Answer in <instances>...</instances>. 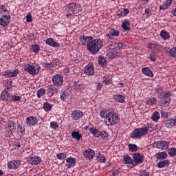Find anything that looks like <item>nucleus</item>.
Masks as SVG:
<instances>
[{
    "mask_svg": "<svg viewBox=\"0 0 176 176\" xmlns=\"http://www.w3.org/2000/svg\"><path fill=\"white\" fill-rule=\"evenodd\" d=\"M169 54L170 56H171V57H175V58H176V47H175L170 50Z\"/></svg>",
    "mask_w": 176,
    "mask_h": 176,
    "instance_id": "5fc2aeb1",
    "label": "nucleus"
},
{
    "mask_svg": "<svg viewBox=\"0 0 176 176\" xmlns=\"http://www.w3.org/2000/svg\"><path fill=\"white\" fill-rule=\"evenodd\" d=\"M25 122L29 127H32V126H35L38 123V120L34 116H29L26 118Z\"/></svg>",
    "mask_w": 176,
    "mask_h": 176,
    "instance_id": "a211bd4d",
    "label": "nucleus"
},
{
    "mask_svg": "<svg viewBox=\"0 0 176 176\" xmlns=\"http://www.w3.org/2000/svg\"><path fill=\"white\" fill-rule=\"evenodd\" d=\"M160 36L163 39V41H167L170 39V33H168L166 30H162L160 32Z\"/></svg>",
    "mask_w": 176,
    "mask_h": 176,
    "instance_id": "2f4dec72",
    "label": "nucleus"
},
{
    "mask_svg": "<svg viewBox=\"0 0 176 176\" xmlns=\"http://www.w3.org/2000/svg\"><path fill=\"white\" fill-rule=\"evenodd\" d=\"M165 126L168 129H173V127L176 126V118L167 120L165 122Z\"/></svg>",
    "mask_w": 176,
    "mask_h": 176,
    "instance_id": "5701e85b",
    "label": "nucleus"
},
{
    "mask_svg": "<svg viewBox=\"0 0 176 176\" xmlns=\"http://www.w3.org/2000/svg\"><path fill=\"white\" fill-rule=\"evenodd\" d=\"M55 85H50L47 87V91L48 94H50L51 96H54L56 93L58 91V89L54 87Z\"/></svg>",
    "mask_w": 176,
    "mask_h": 176,
    "instance_id": "4be33fe9",
    "label": "nucleus"
},
{
    "mask_svg": "<svg viewBox=\"0 0 176 176\" xmlns=\"http://www.w3.org/2000/svg\"><path fill=\"white\" fill-rule=\"evenodd\" d=\"M140 176H149V173L145 170H142L140 171Z\"/></svg>",
    "mask_w": 176,
    "mask_h": 176,
    "instance_id": "0e129e2a",
    "label": "nucleus"
},
{
    "mask_svg": "<svg viewBox=\"0 0 176 176\" xmlns=\"http://www.w3.org/2000/svg\"><path fill=\"white\" fill-rule=\"evenodd\" d=\"M128 146L130 152H137L138 151V146L135 144H129Z\"/></svg>",
    "mask_w": 176,
    "mask_h": 176,
    "instance_id": "49530a36",
    "label": "nucleus"
},
{
    "mask_svg": "<svg viewBox=\"0 0 176 176\" xmlns=\"http://www.w3.org/2000/svg\"><path fill=\"white\" fill-rule=\"evenodd\" d=\"M142 72L143 75H145V76H149L150 78H153V76H155L153 72H152L149 67H144L142 69Z\"/></svg>",
    "mask_w": 176,
    "mask_h": 176,
    "instance_id": "cd10ccee",
    "label": "nucleus"
},
{
    "mask_svg": "<svg viewBox=\"0 0 176 176\" xmlns=\"http://www.w3.org/2000/svg\"><path fill=\"white\" fill-rule=\"evenodd\" d=\"M33 53H38L39 52V45L38 44L32 45Z\"/></svg>",
    "mask_w": 176,
    "mask_h": 176,
    "instance_id": "bf43d9fd",
    "label": "nucleus"
},
{
    "mask_svg": "<svg viewBox=\"0 0 176 176\" xmlns=\"http://www.w3.org/2000/svg\"><path fill=\"white\" fill-rule=\"evenodd\" d=\"M11 98H12V101H14V102H16L17 101H21V96H16V95H14V96H11Z\"/></svg>",
    "mask_w": 176,
    "mask_h": 176,
    "instance_id": "4d7b16f0",
    "label": "nucleus"
},
{
    "mask_svg": "<svg viewBox=\"0 0 176 176\" xmlns=\"http://www.w3.org/2000/svg\"><path fill=\"white\" fill-rule=\"evenodd\" d=\"M147 49L151 50H155L156 52H162L163 50V45L159 43H148L146 46Z\"/></svg>",
    "mask_w": 176,
    "mask_h": 176,
    "instance_id": "9b49d317",
    "label": "nucleus"
},
{
    "mask_svg": "<svg viewBox=\"0 0 176 176\" xmlns=\"http://www.w3.org/2000/svg\"><path fill=\"white\" fill-rule=\"evenodd\" d=\"M59 61L60 60L58 59L55 58L54 59L53 62H50L52 68H54V67H57V65H58Z\"/></svg>",
    "mask_w": 176,
    "mask_h": 176,
    "instance_id": "680f3d73",
    "label": "nucleus"
},
{
    "mask_svg": "<svg viewBox=\"0 0 176 176\" xmlns=\"http://www.w3.org/2000/svg\"><path fill=\"white\" fill-rule=\"evenodd\" d=\"M112 82V80H111V78L109 76L107 77H103V83H104L107 86L109 85Z\"/></svg>",
    "mask_w": 176,
    "mask_h": 176,
    "instance_id": "6e6d98bb",
    "label": "nucleus"
},
{
    "mask_svg": "<svg viewBox=\"0 0 176 176\" xmlns=\"http://www.w3.org/2000/svg\"><path fill=\"white\" fill-rule=\"evenodd\" d=\"M122 162L124 164H131L133 167L135 166V165L134 164V162L133 161V159L129 155L124 156Z\"/></svg>",
    "mask_w": 176,
    "mask_h": 176,
    "instance_id": "393cba45",
    "label": "nucleus"
},
{
    "mask_svg": "<svg viewBox=\"0 0 176 176\" xmlns=\"http://www.w3.org/2000/svg\"><path fill=\"white\" fill-rule=\"evenodd\" d=\"M122 28L124 31H130V22L129 21H124L122 23Z\"/></svg>",
    "mask_w": 176,
    "mask_h": 176,
    "instance_id": "ea45409f",
    "label": "nucleus"
},
{
    "mask_svg": "<svg viewBox=\"0 0 176 176\" xmlns=\"http://www.w3.org/2000/svg\"><path fill=\"white\" fill-rule=\"evenodd\" d=\"M42 162V158L41 157L36 155L34 157H30L29 159V163L32 166H38V164H41Z\"/></svg>",
    "mask_w": 176,
    "mask_h": 176,
    "instance_id": "f3484780",
    "label": "nucleus"
},
{
    "mask_svg": "<svg viewBox=\"0 0 176 176\" xmlns=\"http://www.w3.org/2000/svg\"><path fill=\"white\" fill-rule=\"evenodd\" d=\"M8 127L10 129V133H13L16 130V122L13 121H10L8 122Z\"/></svg>",
    "mask_w": 176,
    "mask_h": 176,
    "instance_id": "c03bdc74",
    "label": "nucleus"
},
{
    "mask_svg": "<svg viewBox=\"0 0 176 176\" xmlns=\"http://www.w3.org/2000/svg\"><path fill=\"white\" fill-rule=\"evenodd\" d=\"M109 58L111 60L115 58L118 56V51L116 50H111L107 54Z\"/></svg>",
    "mask_w": 176,
    "mask_h": 176,
    "instance_id": "473e14b6",
    "label": "nucleus"
},
{
    "mask_svg": "<svg viewBox=\"0 0 176 176\" xmlns=\"http://www.w3.org/2000/svg\"><path fill=\"white\" fill-rule=\"evenodd\" d=\"M144 14L149 17V16H151V14H152V11H151V10H149V8H146L145 11H144Z\"/></svg>",
    "mask_w": 176,
    "mask_h": 176,
    "instance_id": "338daca9",
    "label": "nucleus"
},
{
    "mask_svg": "<svg viewBox=\"0 0 176 176\" xmlns=\"http://www.w3.org/2000/svg\"><path fill=\"white\" fill-rule=\"evenodd\" d=\"M168 166H170V160H161L157 162L158 168H164V167H167Z\"/></svg>",
    "mask_w": 176,
    "mask_h": 176,
    "instance_id": "c85d7f7f",
    "label": "nucleus"
},
{
    "mask_svg": "<svg viewBox=\"0 0 176 176\" xmlns=\"http://www.w3.org/2000/svg\"><path fill=\"white\" fill-rule=\"evenodd\" d=\"M100 137L102 138V140H108L109 138V133L107 132L106 131H102L100 133Z\"/></svg>",
    "mask_w": 176,
    "mask_h": 176,
    "instance_id": "de8ad7c7",
    "label": "nucleus"
},
{
    "mask_svg": "<svg viewBox=\"0 0 176 176\" xmlns=\"http://www.w3.org/2000/svg\"><path fill=\"white\" fill-rule=\"evenodd\" d=\"M67 97H69L68 93L64 91L60 94L61 101H67Z\"/></svg>",
    "mask_w": 176,
    "mask_h": 176,
    "instance_id": "864d4df0",
    "label": "nucleus"
},
{
    "mask_svg": "<svg viewBox=\"0 0 176 176\" xmlns=\"http://www.w3.org/2000/svg\"><path fill=\"white\" fill-rule=\"evenodd\" d=\"M21 163L20 160H12L8 162V168L10 170H17L20 167Z\"/></svg>",
    "mask_w": 176,
    "mask_h": 176,
    "instance_id": "f8f14e48",
    "label": "nucleus"
},
{
    "mask_svg": "<svg viewBox=\"0 0 176 176\" xmlns=\"http://www.w3.org/2000/svg\"><path fill=\"white\" fill-rule=\"evenodd\" d=\"M156 102H157V99H156L155 97L149 98L146 101V105H150V107L155 105Z\"/></svg>",
    "mask_w": 176,
    "mask_h": 176,
    "instance_id": "a19ab883",
    "label": "nucleus"
},
{
    "mask_svg": "<svg viewBox=\"0 0 176 176\" xmlns=\"http://www.w3.org/2000/svg\"><path fill=\"white\" fill-rule=\"evenodd\" d=\"M168 153L171 156V157H175L176 156V148H170L168 149Z\"/></svg>",
    "mask_w": 176,
    "mask_h": 176,
    "instance_id": "09e8293b",
    "label": "nucleus"
},
{
    "mask_svg": "<svg viewBox=\"0 0 176 176\" xmlns=\"http://www.w3.org/2000/svg\"><path fill=\"white\" fill-rule=\"evenodd\" d=\"M76 164V158L75 157H67L66 159V167L71 168V167H75Z\"/></svg>",
    "mask_w": 176,
    "mask_h": 176,
    "instance_id": "6ab92c4d",
    "label": "nucleus"
},
{
    "mask_svg": "<svg viewBox=\"0 0 176 176\" xmlns=\"http://www.w3.org/2000/svg\"><path fill=\"white\" fill-rule=\"evenodd\" d=\"M127 46L126 43L123 42H116L115 43L116 49H118V50H120V49H124Z\"/></svg>",
    "mask_w": 176,
    "mask_h": 176,
    "instance_id": "79ce46f5",
    "label": "nucleus"
},
{
    "mask_svg": "<svg viewBox=\"0 0 176 176\" xmlns=\"http://www.w3.org/2000/svg\"><path fill=\"white\" fill-rule=\"evenodd\" d=\"M26 22L27 23H32V15L31 13H28L26 16Z\"/></svg>",
    "mask_w": 176,
    "mask_h": 176,
    "instance_id": "e2e57ef3",
    "label": "nucleus"
},
{
    "mask_svg": "<svg viewBox=\"0 0 176 176\" xmlns=\"http://www.w3.org/2000/svg\"><path fill=\"white\" fill-rule=\"evenodd\" d=\"M23 69L30 75H32L33 76H35V75H36V67H35L34 65L28 63L24 66Z\"/></svg>",
    "mask_w": 176,
    "mask_h": 176,
    "instance_id": "1a4fd4ad",
    "label": "nucleus"
},
{
    "mask_svg": "<svg viewBox=\"0 0 176 176\" xmlns=\"http://www.w3.org/2000/svg\"><path fill=\"white\" fill-rule=\"evenodd\" d=\"M156 158L160 159L161 160H164V159L167 158V153L162 151L161 153H157L156 154Z\"/></svg>",
    "mask_w": 176,
    "mask_h": 176,
    "instance_id": "e433bc0d",
    "label": "nucleus"
},
{
    "mask_svg": "<svg viewBox=\"0 0 176 176\" xmlns=\"http://www.w3.org/2000/svg\"><path fill=\"white\" fill-rule=\"evenodd\" d=\"M18 131H19L21 135H24L25 134V127H24V125L21 124H18Z\"/></svg>",
    "mask_w": 176,
    "mask_h": 176,
    "instance_id": "37998d69",
    "label": "nucleus"
},
{
    "mask_svg": "<svg viewBox=\"0 0 176 176\" xmlns=\"http://www.w3.org/2000/svg\"><path fill=\"white\" fill-rule=\"evenodd\" d=\"M120 34L119 31L114 28H110L109 29L108 32L105 34V38L108 41H113L114 38L119 36Z\"/></svg>",
    "mask_w": 176,
    "mask_h": 176,
    "instance_id": "39448f33",
    "label": "nucleus"
},
{
    "mask_svg": "<svg viewBox=\"0 0 176 176\" xmlns=\"http://www.w3.org/2000/svg\"><path fill=\"white\" fill-rule=\"evenodd\" d=\"M46 45H49V46H52V47H60V44L52 38H49L45 41Z\"/></svg>",
    "mask_w": 176,
    "mask_h": 176,
    "instance_id": "a878e982",
    "label": "nucleus"
},
{
    "mask_svg": "<svg viewBox=\"0 0 176 176\" xmlns=\"http://www.w3.org/2000/svg\"><path fill=\"white\" fill-rule=\"evenodd\" d=\"M98 64L100 65V67H105L107 65V60H105L104 56H99Z\"/></svg>",
    "mask_w": 176,
    "mask_h": 176,
    "instance_id": "4c0bfd02",
    "label": "nucleus"
},
{
    "mask_svg": "<svg viewBox=\"0 0 176 176\" xmlns=\"http://www.w3.org/2000/svg\"><path fill=\"white\" fill-rule=\"evenodd\" d=\"M119 122V114L115 111L109 112L106 118L104 119V123L106 126H113Z\"/></svg>",
    "mask_w": 176,
    "mask_h": 176,
    "instance_id": "20e7f679",
    "label": "nucleus"
},
{
    "mask_svg": "<svg viewBox=\"0 0 176 176\" xmlns=\"http://www.w3.org/2000/svg\"><path fill=\"white\" fill-rule=\"evenodd\" d=\"M10 20V19H5L3 18V16H2L1 18H0V25H2V27H8V25H9V24H10V21H9Z\"/></svg>",
    "mask_w": 176,
    "mask_h": 176,
    "instance_id": "72a5a7b5",
    "label": "nucleus"
},
{
    "mask_svg": "<svg viewBox=\"0 0 176 176\" xmlns=\"http://www.w3.org/2000/svg\"><path fill=\"white\" fill-rule=\"evenodd\" d=\"M104 45L101 39H93L87 44V48L91 54H96L100 52V49Z\"/></svg>",
    "mask_w": 176,
    "mask_h": 176,
    "instance_id": "f257e3e1",
    "label": "nucleus"
},
{
    "mask_svg": "<svg viewBox=\"0 0 176 176\" xmlns=\"http://www.w3.org/2000/svg\"><path fill=\"white\" fill-rule=\"evenodd\" d=\"M89 133H91V135H94V137H96V138H98L100 137V133L101 131L100 130L97 129L96 128H89Z\"/></svg>",
    "mask_w": 176,
    "mask_h": 176,
    "instance_id": "7c9ffc66",
    "label": "nucleus"
},
{
    "mask_svg": "<svg viewBox=\"0 0 176 176\" xmlns=\"http://www.w3.org/2000/svg\"><path fill=\"white\" fill-rule=\"evenodd\" d=\"M84 72L85 75H88L89 76L94 75V67H93V63H89L87 65Z\"/></svg>",
    "mask_w": 176,
    "mask_h": 176,
    "instance_id": "dca6fc26",
    "label": "nucleus"
},
{
    "mask_svg": "<svg viewBox=\"0 0 176 176\" xmlns=\"http://www.w3.org/2000/svg\"><path fill=\"white\" fill-rule=\"evenodd\" d=\"M113 100L116 101L117 102H120V104H124V102H126V97L120 95V94H116L113 96Z\"/></svg>",
    "mask_w": 176,
    "mask_h": 176,
    "instance_id": "b1692460",
    "label": "nucleus"
},
{
    "mask_svg": "<svg viewBox=\"0 0 176 176\" xmlns=\"http://www.w3.org/2000/svg\"><path fill=\"white\" fill-rule=\"evenodd\" d=\"M107 110H101L100 111V116L102 119H107Z\"/></svg>",
    "mask_w": 176,
    "mask_h": 176,
    "instance_id": "13d9d810",
    "label": "nucleus"
},
{
    "mask_svg": "<svg viewBox=\"0 0 176 176\" xmlns=\"http://www.w3.org/2000/svg\"><path fill=\"white\" fill-rule=\"evenodd\" d=\"M72 137L77 140V141H80V138H82V135L79 133V131H73V132L72 133Z\"/></svg>",
    "mask_w": 176,
    "mask_h": 176,
    "instance_id": "c9c22d12",
    "label": "nucleus"
},
{
    "mask_svg": "<svg viewBox=\"0 0 176 176\" xmlns=\"http://www.w3.org/2000/svg\"><path fill=\"white\" fill-rule=\"evenodd\" d=\"M50 127L51 129H54V130H56V129H58V124L57 122L52 121L50 122Z\"/></svg>",
    "mask_w": 176,
    "mask_h": 176,
    "instance_id": "052dcab7",
    "label": "nucleus"
},
{
    "mask_svg": "<svg viewBox=\"0 0 176 176\" xmlns=\"http://www.w3.org/2000/svg\"><path fill=\"white\" fill-rule=\"evenodd\" d=\"M52 83L54 86L59 87V86H63L64 83V77L61 74H56L52 77Z\"/></svg>",
    "mask_w": 176,
    "mask_h": 176,
    "instance_id": "423d86ee",
    "label": "nucleus"
},
{
    "mask_svg": "<svg viewBox=\"0 0 176 176\" xmlns=\"http://www.w3.org/2000/svg\"><path fill=\"white\" fill-rule=\"evenodd\" d=\"M0 14L3 16V19H11L10 14L6 6L0 5Z\"/></svg>",
    "mask_w": 176,
    "mask_h": 176,
    "instance_id": "4468645a",
    "label": "nucleus"
},
{
    "mask_svg": "<svg viewBox=\"0 0 176 176\" xmlns=\"http://www.w3.org/2000/svg\"><path fill=\"white\" fill-rule=\"evenodd\" d=\"M173 3V0H166L163 5L160 6V10H166V9H168L171 4Z\"/></svg>",
    "mask_w": 176,
    "mask_h": 176,
    "instance_id": "c756f323",
    "label": "nucleus"
},
{
    "mask_svg": "<svg viewBox=\"0 0 176 176\" xmlns=\"http://www.w3.org/2000/svg\"><path fill=\"white\" fill-rule=\"evenodd\" d=\"M56 157L58 159V160H64L65 157H67V153H60L56 154Z\"/></svg>",
    "mask_w": 176,
    "mask_h": 176,
    "instance_id": "603ef678",
    "label": "nucleus"
},
{
    "mask_svg": "<svg viewBox=\"0 0 176 176\" xmlns=\"http://www.w3.org/2000/svg\"><path fill=\"white\" fill-rule=\"evenodd\" d=\"M98 159V162L100 163H105L107 162V158H105V156L101 153H99V155L97 156Z\"/></svg>",
    "mask_w": 176,
    "mask_h": 176,
    "instance_id": "3c124183",
    "label": "nucleus"
},
{
    "mask_svg": "<svg viewBox=\"0 0 176 176\" xmlns=\"http://www.w3.org/2000/svg\"><path fill=\"white\" fill-rule=\"evenodd\" d=\"M9 98V93L8 91H3L0 96V100L1 101H8V98Z\"/></svg>",
    "mask_w": 176,
    "mask_h": 176,
    "instance_id": "f704fd0d",
    "label": "nucleus"
},
{
    "mask_svg": "<svg viewBox=\"0 0 176 176\" xmlns=\"http://www.w3.org/2000/svg\"><path fill=\"white\" fill-rule=\"evenodd\" d=\"M111 172L113 176H116L120 173L119 171V169H113V170H111Z\"/></svg>",
    "mask_w": 176,
    "mask_h": 176,
    "instance_id": "69168bd1",
    "label": "nucleus"
},
{
    "mask_svg": "<svg viewBox=\"0 0 176 176\" xmlns=\"http://www.w3.org/2000/svg\"><path fill=\"white\" fill-rule=\"evenodd\" d=\"M129 13H130V10L128 8H121L117 12V14L120 17H126Z\"/></svg>",
    "mask_w": 176,
    "mask_h": 176,
    "instance_id": "bb28decb",
    "label": "nucleus"
},
{
    "mask_svg": "<svg viewBox=\"0 0 176 176\" xmlns=\"http://www.w3.org/2000/svg\"><path fill=\"white\" fill-rule=\"evenodd\" d=\"M83 156L85 159H88V160H93L94 156H96V151L91 148H87L84 151Z\"/></svg>",
    "mask_w": 176,
    "mask_h": 176,
    "instance_id": "9d476101",
    "label": "nucleus"
},
{
    "mask_svg": "<svg viewBox=\"0 0 176 176\" xmlns=\"http://www.w3.org/2000/svg\"><path fill=\"white\" fill-rule=\"evenodd\" d=\"M153 122H157L160 119V113L159 111H155L151 117Z\"/></svg>",
    "mask_w": 176,
    "mask_h": 176,
    "instance_id": "a18cd8bd",
    "label": "nucleus"
},
{
    "mask_svg": "<svg viewBox=\"0 0 176 176\" xmlns=\"http://www.w3.org/2000/svg\"><path fill=\"white\" fill-rule=\"evenodd\" d=\"M43 109L44 111H45V112H49L50 111H52V109L53 108V106L52 105V104L49 103V102H44L43 104Z\"/></svg>",
    "mask_w": 176,
    "mask_h": 176,
    "instance_id": "58836bf2",
    "label": "nucleus"
},
{
    "mask_svg": "<svg viewBox=\"0 0 176 176\" xmlns=\"http://www.w3.org/2000/svg\"><path fill=\"white\" fill-rule=\"evenodd\" d=\"M133 160L135 163V166L142 164L144 160V155L140 154L139 153H134L133 155Z\"/></svg>",
    "mask_w": 176,
    "mask_h": 176,
    "instance_id": "6e6552de",
    "label": "nucleus"
},
{
    "mask_svg": "<svg viewBox=\"0 0 176 176\" xmlns=\"http://www.w3.org/2000/svg\"><path fill=\"white\" fill-rule=\"evenodd\" d=\"M71 118L74 120H79V119L83 118V112L81 110H74L71 113Z\"/></svg>",
    "mask_w": 176,
    "mask_h": 176,
    "instance_id": "2eb2a0df",
    "label": "nucleus"
},
{
    "mask_svg": "<svg viewBox=\"0 0 176 176\" xmlns=\"http://www.w3.org/2000/svg\"><path fill=\"white\" fill-rule=\"evenodd\" d=\"M67 17L69 19L72 14H76V13H79L80 10H82V6L78 3H71L67 6Z\"/></svg>",
    "mask_w": 176,
    "mask_h": 176,
    "instance_id": "7ed1b4c3",
    "label": "nucleus"
},
{
    "mask_svg": "<svg viewBox=\"0 0 176 176\" xmlns=\"http://www.w3.org/2000/svg\"><path fill=\"white\" fill-rule=\"evenodd\" d=\"M19 75V69H16L14 72H11L10 70H7L4 72L3 76L5 78H14Z\"/></svg>",
    "mask_w": 176,
    "mask_h": 176,
    "instance_id": "aec40b11",
    "label": "nucleus"
},
{
    "mask_svg": "<svg viewBox=\"0 0 176 176\" xmlns=\"http://www.w3.org/2000/svg\"><path fill=\"white\" fill-rule=\"evenodd\" d=\"M44 94H46V89L43 88H40L37 91V97L38 98H41V97H43Z\"/></svg>",
    "mask_w": 176,
    "mask_h": 176,
    "instance_id": "8fccbe9b",
    "label": "nucleus"
},
{
    "mask_svg": "<svg viewBox=\"0 0 176 176\" xmlns=\"http://www.w3.org/2000/svg\"><path fill=\"white\" fill-rule=\"evenodd\" d=\"M93 40V37L91 36H80V41L81 42V43H82L83 45H89V43H90V42H91V41Z\"/></svg>",
    "mask_w": 176,
    "mask_h": 176,
    "instance_id": "412c9836",
    "label": "nucleus"
},
{
    "mask_svg": "<svg viewBox=\"0 0 176 176\" xmlns=\"http://www.w3.org/2000/svg\"><path fill=\"white\" fill-rule=\"evenodd\" d=\"M156 148L157 149H162V151H164V149H168V146H170V142H166V141H158L155 143Z\"/></svg>",
    "mask_w": 176,
    "mask_h": 176,
    "instance_id": "ddd939ff",
    "label": "nucleus"
},
{
    "mask_svg": "<svg viewBox=\"0 0 176 176\" xmlns=\"http://www.w3.org/2000/svg\"><path fill=\"white\" fill-rule=\"evenodd\" d=\"M152 131H153V128L151 126L137 128L132 131L131 137V138H141V137H144V135H146L148 133H152Z\"/></svg>",
    "mask_w": 176,
    "mask_h": 176,
    "instance_id": "f03ea898",
    "label": "nucleus"
},
{
    "mask_svg": "<svg viewBox=\"0 0 176 176\" xmlns=\"http://www.w3.org/2000/svg\"><path fill=\"white\" fill-rule=\"evenodd\" d=\"M148 59H150L151 61H156V55L151 54L148 56Z\"/></svg>",
    "mask_w": 176,
    "mask_h": 176,
    "instance_id": "774afa93",
    "label": "nucleus"
},
{
    "mask_svg": "<svg viewBox=\"0 0 176 176\" xmlns=\"http://www.w3.org/2000/svg\"><path fill=\"white\" fill-rule=\"evenodd\" d=\"M171 96L173 93L171 91H167L162 98V107H168L170 102H171Z\"/></svg>",
    "mask_w": 176,
    "mask_h": 176,
    "instance_id": "0eeeda50",
    "label": "nucleus"
}]
</instances>
